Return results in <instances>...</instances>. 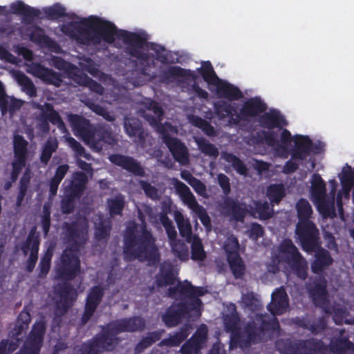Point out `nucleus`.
Here are the masks:
<instances>
[{
    "label": "nucleus",
    "instance_id": "nucleus-1",
    "mask_svg": "<svg viewBox=\"0 0 354 354\" xmlns=\"http://www.w3.org/2000/svg\"><path fill=\"white\" fill-rule=\"evenodd\" d=\"M61 30L79 44L87 46L98 45L102 41L112 44L116 36L127 45L126 52L131 57L147 63L153 59V54L142 50L147 43L145 36L137 32L119 30L113 23L98 17L91 16L82 21L68 22L62 25Z\"/></svg>",
    "mask_w": 354,
    "mask_h": 354
},
{
    "label": "nucleus",
    "instance_id": "nucleus-2",
    "mask_svg": "<svg viewBox=\"0 0 354 354\" xmlns=\"http://www.w3.org/2000/svg\"><path fill=\"white\" fill-rule=\"evenodd\" d=\"M239 322L240 318L236 311L224 317L225 330L231 333L230 349L249 348L252 345L264 342L266 334L270 339L280 335L281 327L278 319L270 317L268 314H257L254 319L248 322L243 330L239 328Z\"/></svg>",
    "mask_w": 354,
    "mask_h": 354
},
{
    "label": "nucleus",
    "instance_id": "nucleus-3",
    "mask_svg": "<svg viewBox=\"0 0 354 354\" xmlns=\"http://www.w3.org/2000/svg\"><path fill=\"white\" fill-rule=\"evenodd\" d=\"M62 228L64 240L69 246L62 254L61 265L57 268V276L61 279L71 281L77 277L80 270V260L77 252L86 244L88 224L86 221L64 222Z\"/></svg>",
    "mask_w": 354,
    "mask_h": 354
},
{
    "label": "nucleus",
    "instance_id": "nucleus-4",
    "mask_svg": "<svg viewBox=\"0 0 354 354\" xmlns=\"http://www.w3.org/2000/svg\"><path fill=\"white\" fill-rule=\"evenodd\" d=\"M137 225L128 227L124 236L123 253L126 260L140 261L159 260L156 239L145 225L141 227V233L136 234Z\"/></svg>",
    "mask_w": 354,
    "mask_h": 354
},
{
    "label": "nucleus",
    "instance_id": "nucleus-5",
    "mask_svg": "<svg viewBox=\"0 0 354 354\" xmlns=\"http://www.w3.org/2000/svg\"><path fill=\"white\" fill-rule=\"evenodd\" d=\"M68 120L73 133L97 151H101L105 145L115 143L111 127L108 124L95 126L84 117L73 113L68 115Z\"/></svg>",
    "mask_w": 354,
    "mask_h": 354
},
{
    "label": "nucleus",
    "instance_id": "nucleus-6",
    "mask_svg": "<svg viewBox=\"0 0 354 354\" xmlns=\"http://www.w3.org/2000/svg\"><path fill=\"white\" fill-rule=\"evenodd\" d=\"M272 261L277 266L283 263L288 265L293 273L301 280L308 277V262L290 239H284L280 243Z\"/></svg>",
    "mask_w": 354,
    "mask_h": 354
},
{
    "label": "nucleus",
    "instance_id": "nucleus-7",
    "mask_svg": "<svg viewBox=\"0 0 354 354\" xmlns=\"http://www.w3.org/2000/svg\"><path fill=\"white\" fill-rule=\"evenodd\" d=\"M119 333L113 322L103 326L102 331L92 339L82 344L76 350V354H102L112 351L120 342Z\"/></svg>",
    "mask_w": 354,
    "mask_h": 354
},
{
    "label": "nucleus",
    "instance_id": "nucleus-8",
    "mask_svg": "<svg viewBox=\"0 0 354 354\" xmlns=\"http://www.w3.org/2000/svg\"><path fill=\"white\" fill-rule=\"evenodd\" d=\"M259 123L262 128L268 130L257 131L255 136L256 140L258 143L266 144L269 147H275L278 142V133L273 129L281 130L288 124L285 117L277 109H270L268 112H264L259 116Z\"/></svg>",
    "mask_w": 354,
    "mask_h": 354
},
{
    "label": "nucleus",
    "instance_id": "nucleus-9",
    "mask_svg": "<svg viewBox=\"0 0 354 354\" xmlns=\"http://www.w3.org/2000/svg\"><path fill=\"white\" fill-rule=\"evenodd\" d=\"M275 347L282 354H330L327 346L314 337L295 340L279 339L276 341Z\"/></svg>",
    "mask_w": 354,
    "mask_h": 354
},
{
    "label": "nucleus",
    "instance_id": "nucleus-10",
    "mask_svg": "<svg viewBox=\"0 0 354 354\" xmlns=\"http://www.w3.org/2000/svg\"><path fill=\"white\" fill-rule=\"evenodd\" d=\"M202 304V301L199 298H195L192 301L173 302L161 315V320L167 328L177 326L192 312L195 311L201 314Z\"/></svg>",
    "mask_w": 354,
    "mask_h": 354
},
{
    "label": "nucleus",
    "instance_id": "nucleus-11",
    "mask_svg": "<svg viewBox=\"0 0 354 354\" xmlns=\"http://www.w3.org/2000/svg\"><path fill=\"white\" fill-rule=\"evenodd\" d=\"M173 128L169 123L160 124L157 127V131L162 142L167 147L174 160L183 165L189 162V153L185 144L178 138L172 137L169 130Z\"/></svg>",
    "mask_w": 354,
    "mask_h": 354
},
{
    "label": "nucleus",
    "instance_id": "nucleus-12",
    "mask_svg": "<svg viewBox=\"0 0 354 354\" xmlns=\"http://www.w3.org/2000/svg\"><path fill=\"white\" fill-rule=\"evenodd\" d=\"M295 234L298 237L302 250L311 253L321 244L319 232L313 222H298L296 225Z\"/></svg>",
    "mask_w": 354,
    "mask_h": 354
},
{
    "label": "nucleus",
    "instance_id": "nucleus-13",
    "mask_svg": "<svg viewBox=\"0 0 354 354\" xmlns=\"http://www.w3.org/2000/svg\"><path fill=\"white\" fill-rule=\"evenodd\" d=\"M35 120L37 122L35 127L42 133H49L50 129L49 122H50L57 126L62 133L69 134L62 117L50 103L44 104V106L41 108V113L35 118Z\"/></svg>",
    "mask_w": 354,
    "mask_h": 354
},
{
    "label": "nucleus",
    "instance_id": "nucleus-14",
    "mask_svg": "<svg viewBox=\"0 0 354 354\" xmlns=\"http://www.w3.org/2000/svg\"><path fill=\"white\" fill-rule=\"evenodd\" d=\"M174 180L176 190L183 203L197 214L201 222L206 228L211 227V220L206 209L198 204L190 189L179 180L174 179Z\"/></svg>",
    "mask_w": 354,
    "mask_h": 354
},
{
    "label": "nucleus",
    "instance_id": "nucleus-15",
    "mask_svg": "<svg viewBox=\"0 0 354 354\" xmlns=\"http://www.w3.org/2000/svg\"><path fill=\"white\" fill-rule=\"evenodd\" d=\"M44 321L36 322L26 337L22 347L15 354H39L46 333Z\"/></svg>",
    "mask_w": 354,
    "mask_h": 354
},
{
    "label": "nucleus",
    "instance_id": "nucleus-16",
    "mask_svg": "<svg viewBox=\"0 0 354 354\" xmlns=\"http://www.w3.org/2000/svg\"><path fill=\"white\" fill-rule=\"evenodd\" d=\"M39 245V235L37 233L36 227L34 226L30 229L26 240L21 243L20 247L24 256L28 255L30 252L29 257L26 262V270L28 272H32L35 267L38 260Z\"/></svg>",
    "mask_w": 354,
    "mask_h": 354
},
{
    "label": "nucleus",
    "instance_id": "nucleus-17",
    "mask_svg": "<svg viewBox=\"0 0 354 354\" xmlns=\"http://www.w3.org/2000/svg\"><path fill=\"white\" fill-rule=\"evenodd\" d=\"M109 160L122 169L128 171L134 176L145 177V169L137 159L132 156L120 153L109 155Z\"/></svg>",
    "mask_w": 354,
    "mask_h": 354
},
{
    "label": "nucleus",
    "instance_id": "nucleus-18",
    "mask_svg": "<svg viewBox=\"0 0 354 354\" xmlns=\"http://www.w3.org/2000/svg\"><path fill=\"white\" fill-rule=\"evenodd\" d=\"M57 293L59 297L56 303V310H59L62 315L67 313L76 300L77 293L70 282H64L58 284Z\"/></svg>",
    "mask_w": 354,
    "mask_h": 354
},
{
    "label": "nucleus",
    "instance_id": "nucleus-19",
    "mask_svg": "<svg viewBox=\"0 0 354 354\" xmlns=\"http://www.w3.org/2000/svg\"><path fill=\"white\" fill-rule=\"evenodd\" d=\"M320 147L315 145L307 136H296L295 137V147L292 151L291 158L295 160H304L311 152L319 153Z\"/></svg>",
    "mask_w": 354,
    "mask_h": 354
},
{
    "label": "nucleus",
    "instance_id": "nucleus-20",
    "mask_svg": "<svg viewBox=\"0 0 354 354\" xmlns=\"http://www.w3.org/2000/svg\"><path fill=\"white\" fill-rule=\"evenodd\" d=\"M104 295V289L100 286L92 287L87 295L84 311L82 316V324H86L94 314Z\"/></svg>",
    "mask_w": 354,
    "mask_h": 354
},
{
    "label": "nucleus",
    "instance_id": "nucleus-21",
    "mask_svg": "<svg viewBox=\"0 0 354 354\" xmlns=\"http://www.w3.org/2000/svg\"><path fill=\"white\" fill-rule=\"evenodd\" d=\"M266 109L267 105L260 97H250L243 102L238 118L243 121H249L251 118L264 113Z\"/></svg>",
    "mask_w": 354,
    "mask_h": 354
},
{
    "label": "nucleus",
    "instance_id": "nucleus-22",
    "mask_svg": "<svg viewBox=\"0 0 354 354\" xmlns=\"http://www.w3.org/2000/svg\"><path fill=\"white\" fill-rule=\"evenodd\" d=\"M308 293L314 305L322 308L325 313H330L328 308V290L325 280L315 281L308 288Z\"/></svg>",
    "mask_w": 354,
    "mask_h": 354
},
{
    "label": "nucleus",
    "instance_id": "nucleus-23",
    "mask_svg": "<svg viewBox=\"0 0 354 354\" xmlns=\"http://www.w3.org/2000/svg\"><path fill=\"white\" fill-rule=\"evenodd\" d=\"M221 209L226 216H230L232 220L236 222H243L248 213L245 203L228 196L223 200Z\"/></svg>",
    "mask_w": 354,
    "mask_h": 354
},
{
    "label": "nucleus",
    "instance_id": "nucleus-24",
    "mask_svg": "<svg viewBox=\"0 0 354 354\" xmlns=\"http://www.w3.org/2000/svg\"><path fill=\"white\" fill-rule=\"evenodd\" d=\"M207 328L203 325L182 345L180 350L181 354H198L207 340Z\"/></svg>",
    "mask_w": 354,
    "mask_h": 354
},
{
    "label": "nucleus",
    "instance_id": "nucleus-25",
    "mask_svg": "<svg viewBox=\"0 0 354 354\" xmlns=\"http://www.w3.org/2000/svg\"><path fill=\"white\" fill-rule=\"evenodd\" d=\"M288 308V297L283 287L277 288L272 294L271 301L268 306V309L273 315L270 317H276V315L283 314Z\"/></svg>",
    "mask_w": 354,
    "mask_h": 354
},
{
    "label": "nucleus",
    "instance_id": "nucleus-26",
    "mask_svg": "<svg viewBox=\"0 0 354 354\" xmlns=\"http://www.w3.org/2000/svg\"><path fill=\"white\" fill-rule=\"evenodd\" d=\"M124 127L127 134L130 138H134V142L140 145H144L146 142L145 132L142 127L141 121L136 118H126L124 119Z\"/></svg>",
    "mask_w": 354,
    "mask_h": 354
},
{
    "label": "nucleus",
    "instance_id": "nucleus-27",
    "mask_svg": "<svg viewBox=\"0 0 354 354\" xmlns=\"http://www.w3.org/2000/svg\"><path fill=\"white\" fill-rule=\"evenodd\" d=\"M88 177L86 174L76 171L73 173L72 179L65 187L64 192L80 199L86 189Z\"/></svg>",
    "mask_w": 354,
    "mask_h": 354
},
{
    "label": "nucleus",
    "instance_id": "nucleus-28",
    "mask_svg": "<svg viewBox=\"0 0 354 354\" xmlns=\"http://www.w3.org/2000/svg\"><path fill=\"white\" fill-rule=\"evenodd\" d=\"M313 252H315V260L311 263V270L313 273L320 274L333 264V259L330 252L322 248L321 244Z\"/></svg>",
    "mask_w": 354,
    "mask_h": 354
},
{
    "label": "nucleus",
    "instance_id": "nucleus-29",
    "mask_svg": "<svg viewBox=\"0 0 354 354\" xmlns=\"http://www.w3.org/2000/svg\"><path fill=\"white\" fill-rule=\"evenodd\" d=\"M32 70L34 75L47 84L54 85L58 87L62 82V77L59 73L40 64H34L32 67Z\"/></svg>",
    "mask_w": 354,
    "mask_h": 354
},
{
    "label": "nucleus",
    "instance_id": "nucleus-30",
    "mask_svg": "<svg viewBox=\"0 0 354 354\" xmlns=\"http://www.w3.org/2000/svg\"><path fill=\"white\" fill-rule=\"evenodd\" d=\"M119 334L124 332H136L144 330L145 321L139 316L122 318L113 321Z\"/></svg>",
    "mask_w": 354,
    "mask_h": 354
},
{
    "label": "nucleus",
    "instance_id": "nucleus-31",
    "mask_svg": "<svg viewBox=\"0 0 354 354\" xmlns=\"http://www.w3.org/2000/svg\"><path fill=\"white\" fill-rule=\"evenodd\" d=\"M22 105V100L10 97L6 94L4 85L0 81V110L2 115L9 113L12 115L21 109Z\"/></svg>",
    "mask_w": 354,
    "mask_h": 354
},
{
    "label": "nucleus",
    "instance_id": "nucleus-32",
    "mask_svg": "<svg viewBox=\"0 0 354 354\" xmlns=\"http://www.w3.org/2000/svg\"><path fill=\"white\" fill-rule=\"evenodd\" d=\"M11 12L22 16L26 23L32 22L35 18L39 17L41 12L39 9L31 7L22 1H16L10 5Z\"/></svg>",
    "mask_w": 354,
    "mask_h": 354
},
{
    "label": "nucleus",
    "instance_id": "nucleus-33",
    "mask_svg": "<svg viewBox=\"0 0 354 354\" xmlns=\"http://www.w3.org/2000/svg\"><path fill=\"white\" fill-rule=\"evenodd\" d=\"M216 92L221 98L229 101L238 100L243 97L241 91L236 86L222 80L215 84Z\"/></svg>",
    "mask_w": 354,
    "mask_h": 354
},
{
    "label": "nucleus",
    "instance_id": "nucleus-34",
    "mask_svg": "<svg viewBox=\"0 0 354 354\" xmlns=\"http://www.w3.org/2000/svg\"><path fill=\"white\" fill-rule=\"evenodd\" d=\"M30 321L31 316L30 313L25 309L21 310L17 317L14 328L9 334L14 342H17L19 344L21 340L19 336L28 328Z\"/></svg>",
    "mask_w": 354,
    "mask_h": 354
},
{
    "label": "nucleus",
    "instance_id": "nucleus-35",
    "mask_svg": "<svg viewBox=\"0 0 354 354\" xmlns=\"http://www.w3.org/2000/svg\"><path fill=\"white\" fill-rule=\"evenodd\" d=\"M176 277L174 270L171 263L162 264L160 268V272L156 275V283L158 288L171 286L175 283Z\"/></svg>",
    "mask_w": 354,
    "mask_h": 354
},
{
    "label": "nucleus",
    "instance_id": "nucleus-36",
    "mask_svg": "<svg viewBox=\"0 0 354 354\" xmlns=\"http://www.w3.org/2000/svg\"><path fill=\"white\" fill-rule=\"evenodd\" d=\"M179 295L184 297L180 301H192L205 294L203 287L194 286L190 281L185 280L178 281Z\"/></svg>",
    "mask_w": 354,
    "mask_h": 354
},
{
    "label": "nucleus",
    "instance_id": "nucleus-37",
    "mask_svg": "<svg viewBox=\"0 0 354 354\" xmlns=\"http://www.w3.org/2000/svg\"><path fill=\"white\" fill-rule=\"evenodd\" d=\"M310 195L313 201L326 196V185L319 174L315 173L312 176Z\"/></svg>",
    "mask_w": 354,
    "mask_h": 354
},
{
    "label": "nucleus",
    "instance_id": "nucleus-38",
    "mask_svg": "<svg viewBox=\"0 0 354 354\" xmlns=\"http://www.w3.org/2000/svg\"><path fill=\"white\" fill-rule=\"evenodd\" d=\"M14 159L27 160L28 156V142L19 134L13 136Z\"/></svg>",
    "mask_w": 354,
    "mask_h": 354
},
{
    "label": "nucleus",
    "instance_id": "nucleus-39",
    "mask_svg": "<svg viewBox=\"0 0 354 354\" xmlns=\"http://www.w3.org/2000/svg\"><path fill=\"white\" fill-rule=\"evenodd\" d=\"M165 333L163 329L148 333L147 335L144 337L135 346V354H140L146 348L151 346L153 343L160 340L162 334Z\"/></svg>",
    "mask_w": 354,
    "mask_h": 354
},
{
    "label": "nucleus",
    "instance_id": "nucleus-40",
    "mask_svg": "<svg viewBox=\"0 0 354 354\" xmlns=\"http://www.w3.org/2000/svg\"><path fill=\"white\" fill-rule=\"evenodd\" d=\"M330 349L335 354H354V344L348 337H338L331 342Z\"/></svg>",
    "mask_w": 354,
    "mask_h": 354
},
{
    "label": "nucleus",
    "instance_id": "nucleus-41",
    "mask_svg": "<svg viewBox=\"0 0 354 354\" xmlns=\"http://www.w3.org/2000/svg\"><path fill=\"white\" fill-rule=\"evenodd\" d=\"M69 170L67 164H63L57 167L54 176L49 181V194L54 196L57 194L59 185Z\"/></svg>",
    "mask_w": 354,
    "mask_h": 354
},
{
    "label": "nucleus",
    "instance_id": "nucleus-42",
    "mask_svg": "<svg viewBox=\"0 0 354 354\" xmlns=\"http://www.w3.org/2000/svg\"><path fill=\"white\" fill-rule=\"evenodd\" d=\"M266 196L271 205H279L286 196V188L281 183L270 184L266 190Z\"/></svg>",
    "mask_w": 354,
    "mask_h": 354
},
{
    "label": "nucleus",
    "instance_id": "nucleus-43",
    "mask_svg": "<svg viewBox=\"0 0 354 354\" xmlns=\"http://www.w3.org/2000/svg\"><path fill=\"white\" fill-rule=\"evenodd\" d=\"M188 335V329L186 327H182L178 332H176L173 335H170L169 337L162 339L158 345L160 347L178 346L187 338Z\"/></svg>",
    "mask_w": 354,
    "mask_h": 354
},
{
    "label": "nucleus",
    "instance_id": "nucleus-44",
    "mask_svg": "<svg viewBox=\"0 0 354 354\" xmlns=\"http://www.w3.org/2000/svg\"><path fill=\"white\" fill-rule=\"evenodd\" d=\"M188 335V329L186 327H182L178 332H176L173 335H170L169 337L162 339L158 345L160 347L178 346L187 338Z\"/></svg>",
    "mask_w": 354,
    "mask_h": 354
},
{
    "label": "nucleus",
    "instance_id": "nucleus-45",
    "mask_svg": "<svg viewBox=\"0 0 354 354\" xmlns=\"http://www.w3.org/2000/svg\"><path fill=\"white\" fill-rule=\"evenodd\" d=\"M58 148V141L55 137H49L44 143L39 160L42 164L47 165L52 157V155Z\"/></svg>",
    "mask_w": 354,
    "mask_h": 354
},
{
    "label": "nucleus",
    "instance_id": "nucleus-46",
    "mask_svg": "<svg viewBox=\"0 0 354 354\" xmlns=\"http://www.w3.org/2000/svg\"><path fill=\"white\" fill-rule=\"evenodd\" d=\"M230 269L236 279L243 277L245 273V265L240 254H236L233 257L227 259Z\"/></svg>",
    "mask_w": 354,
    "mask_h": 354
},
{
    "label": "nucleus",
    "instance_id": "nucleus-47",
    "mask_svg": "<svg viewBox=\"0 0 354 354\" xmlns=\"http://www.w3.org/2000/svg\"><path fill=\"white\" fill-rule=\"evenodd\" d=\"M163 110L159 104L155 101H151L147 111L145 113L144 118L151 124H156L162 120Z\"/></svg>",
    "mask_w": 354,
    "mask_h": 354
},
{
    "label": "nucleus",
    "instance_id": "nucleus-48",
    "mask_svg": "<svg viewBox=\"0 0 354 354\" xmlns=\"http://www.w3.org/2000/svg\"><path fill=\"white\" fill-rule=\"evenodd\" d=\"M198 71L201 75L204 81L209 84L215 86L220 81L209 61L203 62L201 66L198 68Z\"/></svg>",
    "mask_w": 354,
    "mask_h": 354
},
{
    "label": "nucleus",
    "instance_id": "nucleus-49",
    "mask_svg": "<svg viewBox=\"0 0 354 354\" xmlns=\"http://www.w3.org/2000/svg\"><path fill=\"white\" fill-rule=\"evenodd\" d=\"M298 222H311L310 218L313 214V209L310 203L305 198H300L296 204Z\"/></svg>",
    "mask_w": 354,
    "mask_h": 354
},
{
    "label": "nucleus",
    "instance_id": "nucleus-50",
    "mask_svg": "<svg viewBox=\"0 0 354 354\" xmlns=\"http://www.w3.org/2000/svg\"><path fill=\"white\" fill-rule=\"evenodd\" d=\"M77 84L88 87L91 91L102 95L104 93V87L97 82L88 77L86 74H82L73 80Z\"/></svg>",
    "mask_w": 354,
    "mask_h": 354
},
{
    "label": "nucleus",
    "instance_id": "nucleus-51",
    "mask_svg": "<svg viewBox=\"0 0 354 354\" xmlns=\"http://www.w3.org/2000/svg\"><path fill=\"white\" fill-rule=\"evenodd\" d=\"M125 205L124 197L122 194L107 200V207L111 216H122Z\"/></svg>",
    "mask_w": 354,
    "mask_h": 354
},
{
    "label": "nucleus",
    "instance_id": "nucleus-52",
    "mask_svg": "<svg viewBox=\"0 0 354 354\" xmlns=\"http://www.w3.org/2000/svg\"><path fill=\"white\" fill-rule=\"evenodd\" d=\"M317 205L319 212L324 218H334L336 216L334 201H329L326 196L321 200L314 201Z\"/></svg>",
    "mask_w": 354,
    "mask_h": 354
},
{
    "label": "nucleus",
    "instance_id": "nucleus-53",
    "mask_svg": "<svg viewBox=\"0 0 354 354\" xmlns=\"http://www.w3.org/2000/svg\"><path fill=\"white\" fill-rule=\"evenodd\" d=\"M186 75L187 70L178 66H172L163 70L160 75V77L161 82L167 83L171 82L172 79L184 77Z\"/></svg>",
    "mask_w": 354,
    "mask_h": 354
},
{
    "label": "nucleus",
    "instance_id": "nucleus-54",
    "mask_svg": "<svg viewBox=\"0 0 354 354\" xmlns=\"http://www.w3.org/2000/svg\"><path fill=\"white\" fill-rule=\"evenodd\" d=\"M30 39L32 41L46 46V47H53L55 44V41H53L49 36L46 35L43 30L39 27H37L30 35Z\"/></svg>",
    "mask_w": 354,
    "mask_h": 354
},
{
    "label": "nucleus",
    "instance_id": "nucleus-55",
    "mask_svg": "<svg viewBox=\"0 0 354 354\" xmlns=\"http://www.w3.org/2000/svg\"><path fill=\"white\" fill-rule=\"evenodd\" d=\"M191 122L194 126L201 129L206 136L214 137L217 135L216 129L207 120L199 116L193 115Z\"/></svg>",
    "mask_w": 354,
    "mask_h": 354
},
{
    "label": "nucleus",
    "instance_id": "nucleus-56",
    "mask_svg": "<svg viewBox=\"0 0 354 354\" xmlns=\"http://www.w3.org/2000/svg\"><path fill=\"white\" fill-rule=\"evenodd\" d=\"M53 250L54 249L52 246H49L44 252V255L41 257L39 264V277H45L49 272L51 265V259L53 256Z\"/></svg>",
    "mask_w": 354,
    "mask_h": 354
},
{
    "label": "nucleus",
    "instance_id": "nucleus-57",
    "mask_svg": "<svg viewBox=\"0 0 354 354\" xmlns=\"http://www.w3.org/2000/svg\"><path fill=\"white\" fill-rule=\"evenodd\" d=\"M175 220L179 230L180 235L182 237L186 238V240L189 241L192 235L190 223L188 220H185L183 215L180 212L175 214Z\"/></svg>",
    "mask_w": 354,
    "mask_h": 354
},
{
    "label": "nucleus",
    "instance_id": "nucleus-58",
    "mask_svg": "<svg viewBox=\"0 0 354 354\" xmlns=\"http://www.w3.org/2000/svg\"><path fill=\"white\" fill-rule=\"evenodd\" d=\"M111 231V224L109 221L101 220L95 229V239L101 241L106 240Z\"/></svg>",
    "mask_w": 354,
    "mask_h": 354
},
{
    "label": "nucleus",
    "instance_id": "nucleus-59",
    "mask_svg": "<svg viewBox=\"0 0 354 354\" xmlns=\"http://www.w3.org/2000/svg\"><path fill=\"white\" fill-rule=\"evenodd\" d=\"M191 257L194 261H203L206 258L202 241L198 236H194L192 242Z\"/></svg>",
    "mask_w": 354,
    "mask_h": 354
},
{
    "label": "nucleus",
    "instance_id": "nucleus-60",
    "mask_svg": "<svg viewBox=\"0 0 354 354\" xmlns=\"http://www.w3.org/2000/svg\"><path fill=\"white\" fill-rule=\"evenodd\" d=\"M254 212L261 220L270 218L273 215V209L270 207L267 201H256L254 203Z\"/></svg>",
    "mask_w": 354,
    "mask_h": 354
},
{
    "label": "nucleus",
    "instance_id": "nucleus-61",
    "mask_svg": "<svg viewBox=\"0 0 354 354\" xmlns=\"http://www.w3.org/2000/svg\"><path fill=\"white\" fill-rule=\"evenodd\" d=\"M196 144L202 153L210 156H218V150L214 145L210 143L205 138L201 137L196 140Z\"/></svg>",
    "mask_w": 354,
    "mask_h": 354
},
{
    "label": "nucleus",
    "instance_id": "nucleus-62",
    "mask_svg": "<svg viewBox=\"0 0 354 354\" xmlns=\"http://www.w3.org/2000/svg\"><path fill=\"white\" fill-rule=\"evenodd\" d=\"M214 108L219 119H224L226 117L230 116L232 115V111H235L234 107L225 101L215 102Z\"/></svg>",
    "mask_w": 354,
    "mask_h": 354
},
{
    "label": "nucleus",
    "instance_id": "nucleus-63",
    "mask_svg": "<svg viewBox=\"0 0 354 354\" xmlns=\"http://www.w3.org/2000/svg\"><path fill=\"white\" fill-rule=\"evenodd\" d=\"M225 160L227 162H230L232 164V167L238 174L243 176L247 174L248 168L246 165L239 158H238L234 154L226 153Z\"/></svg>",
    "mask_w": 354,
    "mask_h": 354
},
{
    "label": "nucleus",
    "instance_id": "nucleus-64",
    "mask_svg": "<svg viewBox=\"0 0 354 354\" xmlns=\"http://www.w3.org/2000/svg\"><path fill=\"white\" fill-rule=\"evenodd\" d=\"M46 17L50 20H55L66 16V9L59 3H55L53 6L44 8Z\"/></svg>",
    "mask_w": 354,
    "mask_h": 354
}]
</instances>
